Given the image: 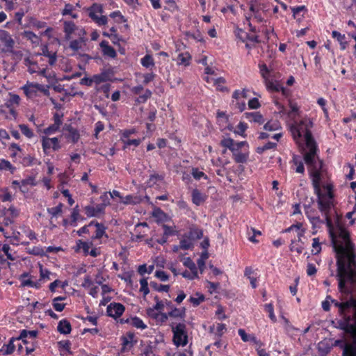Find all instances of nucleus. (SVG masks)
<instances>
[{
    "label": "nucleus",
    "mask_w": 356,
    "mask_h": 356,
    "mask_svg": "<svg viewBox=\"0 0 356 356\" xmlns=\"http://www.w3.org/2000/svg\"><path fill=\"white\" fill-rule=\"evenodd\" d=\"M38 333V332L37 330L28 331V330H23L21 331L19 337H18V339L22 340V341L24 343H26L27 341H26V339L27 337L35 339L37 337Z\"/></svg>",
    "instance_id": "5701e85b"
},
{
    "label": "nucleus",
    "mask_w": 356,
    "mask_h": 356,
    "mask_svg": "<svg viewBox=\"0 0 356 356\" xmlns=\"http://www.w3.org/2000/svg\"><path fill=\"white\" fill-rule=\"evenodd\" d=\"M10 248L9 245L4 244L2 247V251L5 253V254L7 257V259L11 261L14 260V257L12 256V254L10 253Z\"/></svg>",
    "instance_id": "69168bd1"
},
{
    "label": "nucleus",
    "mask_w": 356,
    "mask_h": 356,
    "mask_svg": "<svg viewBox=\"0 0 356 356\" xmlns=\"http://www.w3.org/2000/svg\"><path fill=\"white\" fill-rule=\"evenodd\" d=\"M155 276L163 282L167 281L168 280V275L164 271L162 270H156L155 272Z\"/></svg>",
    "instance_id": "338daca9"
},
{
    "label": "nucleus",
    "mask_w": 356,
    "mask_h": 356,
    "mask_svg": "<svg viewBox=\"0 0 356 356\" xmlns=\"http://www.w3.org/2000/svg\"><path fill=\"white\" fill-rule=\"evenodd\" d=\"M183 264L186 267L188 268L191 271L197 272L195 264L190 257L184 258Z\"/></svg>",
    "instance_id": "e433bc0d"
},
{
    "label": "nucleus",
    "mask_w": 356,
    "mask_h": 356,
    "mask_svg": "<svg viewBox=\"0 0 356 356\" xmlns=\"http://www.w3.org/2000/svg\"><path fill=\"white\" fill-rule=\"evenodd\" d=\"M95 227H97L95 232V238H100L105 234V227L99 222L95 223Z\"/></svg>",
    "instance_id": "79ce46f5"
},
{
    "label": "nucleus",
    "mask_w": 356,
    "mask_h": 356,
    "mask_svg": "<svg viewBox=\"0 0 356 356\" xmlns=\"http://www.w3.org/2000/svg\"><path fill=\"white\" fill-rule=\"evenodd\" d=\"M283 319L285 323V330L287 333L289 334H294V332L298 331V329L294 327L287 318L283 317Z\"/></svg>",
    "instance_id": "a18cd8bd"
},
{
    "label": "nucleus",
    "mask_w": 356,
    "mask_h": 356,
    "mask_svg": "<svg viewBox=\"0 0 356 356\" xmlns=\"http://www.w3.org/2000/svg\"><path fill=\"white\" fill-rule=\"evenodd\" d=\"M220 145L232 151L235 147V141L232 138H225L221 140Z\"/></svg>",
    "instance_id": "c9c22d12"
},
{
    "label": "nucleus",
    "mask_w": 356,
    "mask_h": 356,
    "mask_svg": "<svg viewBox=\"0 0 356 356\" xmlns=\"http://www.w3.org/2000/svg\"><path fill=\"white\" fill-rule=\"evenodd\" d=\"M38 83L27 82L26 85L22 87L24 92L29 98H33L38 96Z\"/></svg>",
    "instance_id": "2eb2a0df"
},
{
    "label": "nucleus",
    "mask_w": 356,
    "mask_h": 356,
    "mask_svg": "<svg viewBox=\"0 0 356 356\" xmlns=\"http://www.w3.org/2000/svg\"><path fill=\"white\" fill-rule=\"evenodd\" d=\"M305 213L310 222L312 224L313 227L318 226L319 224L324 223V220H321L319 216L312 215L309 211H306Z\"/></svg>",
    "instance_id": "bb28decb"
},
{
    "label": "nucleus",
    "mask_w": 356,
    "mask_h": 356,
    "mask_svg": "<svg viewBox=\"0 0 356 356\" xmlns=\"http://www.w3.org/2000/svg\"><path fill=\"white\" fill-rule=\"evenodd\" d=\"M338 289L341 302L332 299L343 318L341 328L347 333L356 332V250L350 242L334 243Z\"/></svg>",
    "instance_id": "f257e3e1"
},
{
    "label": "nucleus",
    "mask_w": 356,
    "mask_h": 356,
    "mask_svg": "<svg viewBox=\"0 0 356 356\" xmlns=\"http://www.w3.org/2000/svg\"><path fill=\"white\" fill-rule=\"evenodd\" d=\"M35 163H38L37 160L30 155H28L23 159V164L24 165H31Z\"/></svg>",
    "instance_id": "6e6d98bb"
},
{
    "label": "nucleus",
    "mask_w": 356,
    "mask_h": 356,
    "mask_svg": "<svg viewBox=\"0 0 356 356\" xmlns=\"http://www.w3.org/2000/svg\"><path fill=\"white\" fill-rule=\"evenodd\" d=\"M29 253L37 256L45 255L44 250L40 247H33L31 250H29Z\"/></svg>",
    "instance_id": "bf43d9fd"
},
{
    "label": "nucleus",
    "mask_w": 356,
    "mask_h": 356,
    "mask_svg": "<svg viewBox=\"0 0 356 356\" xmlns=\"http://www.w3.org/2000/svg\"><path fill=\"white\" fill-rule=\"evenodd\" d=\"M191 174L193 177L197 180H200L202 177H204L205 179L208 178L207 176L203 172L200 171L197 168H193L192 169Z\"/></svg>",
    "instance_id": "49530a36"
},
{
    "label": "nucleus",
    "mask_w": 356,
    "mask_h": 356,
    "mask_svg": "<svg viewBox=\"0 0 356 356\" xmlns=\"http://www.w3.org/2000/svg\"><path fill=\"white\" fill-rule=\"evenodd\" d=\"M204 300V296L203 295H200L197 298H194V297H191L190 299H189V301L194 306H198Z\"/></svg>",
    "instance_id": "680f3d73"
},
{
    "label": "nucleus",
    "mask_w": 356,
    "mask_h": 356,
    "mask_svg": "<svg viewBox=\"0 0 356 356\" xmlns=\"http://www.w3.org/2000/svg\"><path fill=\"white\" fill-rule=\"evenodd\" d=\"M15 41L11 35L5 30H0V51L12 52Z\"/></svg>",
    "instance_id": "0eeeda50"
},
{
    "label": "nucleus",
    "mask_w": 356,
    "mask_h": 356,
    "mask_svg": "<svg viewBox=\"0 0 356 356\" xmlns=\"http://www.w3.org/2000/svg\"><path fill=\"white\" fill-rule=\"evenodd\" d=\"M92 83H95L96 84H99L101 83L105 82L108 79V76L106 73H101L99 74H95L92 76Z\"/></svg>",
    "instance_id": "72a5a7b5"
},
{
    "label": "nucleus",
    "mask_w": 356,
    "mask_h": 356,
    "mask_svg": "<svg viewBox=\"0 0 356 356\" xmlns=\"http://www.w3.org/2000/svg\"><path fill=\"white\" fill-rule=\"evenodd\" d=\"M350 334L353 337V341L343 344V356H356V332Z\"/></svg>",
    "instance_id": "ddd939ff"
},
{
    "label": "nucleus",
    "mask_w": 356,
    "mask_h": 356,
    "mask_svg": "<svg viewBox=\"0 0 356 356\" xmlns=\"http://www.w3.org/2000/svg\"><path fill=\"white\" fill-rule=\"evenodd\" d=\"M21 184H22V186H20L21 191L23 193H24L25 191L24 189H22V186H24L26 185L35 186V179L33 177H30L27 179H23L21 181Z\"/></svg>",
    "instance_id": "3c124183"
},
{
    "label": "nucleus",
    "mask_w": 356,
    "mask_h": 356,
    "mask_svg": "<svg viewBox=\"0 0 356 356\" xmlns=\"http://www.w3.org/2000/svg\"><path fill=\"white\" fill-rule=\"evenodd\" d=\"M332 35L334 38H336L337 41L339 42L341 49L344 50L347 46V42L346 41L345 35H342L337 31H333L332 33Z\"/></svg>",
    "instance_id": "b1692460"
},
{
    "label": "nucleus",
    "mask_w": 356,
    "mask_h": 356,
    "mask_svg": "<svg viewBox=\"0 0 356 356\" xmlns=\"http://www.w3.org/2000/svg\"><path fill=\"white\" fill-rule=\"evenodd\" d=\"M164 177L159 174H153L149 176L147 182L149 187H153L158 184V182L163 181Z\"/></svg>",
    "instance_id": "a878e982"
},
{
    "label": "nucleus",
    "mask_w": 356,
    "mask_h": 356,
    "mask_svg": "<svg viewBox=\"0 0 356 356\" xmlns=\"http://www.w3.org/2000/svg\"><path fill=\"white\" fill-rule=\"evenodd\" d=\"M312 122L309 118H304L299 123L293 124L291 131L295 140L304 137L305 142L314 140L309 129L312 127Z\"/></svg>",
    "instance_id": "20e7f679"
},
{
    "label": "nucleus",
    "mask_w": 356,
    "mask_h": 356,
    "mask_svg": "<svg viewBox=\"0 0 356 356\" xmlns=\"http://www.w3.org/2000/svg\"><path fill=\"white\" fill-rule=\"evenodd\" d=\"M225 83V80L222 77L218 78L215 80V85L217 86V89L220 91H227V88L225 86H222Z\"/></svg>",
    "instance_id": "09e8293b"
},
{
    "label": "nucleus",
    "mask_w": 356,
    "mask_h": 356,
    "mask_svg": "<svg viewBox=\"0 0 356 356\" xmlns=\"http://www.w3.org/2000/svg\"><path fill=\"white\" fill-rule=\"evenodd\" d=\"M63 204L60 203L58 206L52 208H48L47 212L53 217L62 213Z\"/></svg>",
    "instance_id": "a19ab883"
},
{
    "label": "nucleus",
    "mask_w": 356,
    "mask_h": 356,
    "mask_svg": "<svg viewBox=\"0 0 356 356\" xmlns=\"http://www.w3.org/2000/svg\"><path fill=\"white\" fill-rule=\"evenodd\" d=\"M260 73L263 79L266 81L268 79V74L269 73V70L266 64L259 65Z\"/></svg>",
    "instance_id": "864d4df0"
},
{
    "label": "nucleus",
    "mask_w": 356,
    "mask_h": 356,
    "mask_svg": "<svg viewBox=\"0 0 356 356\" xmlns=\"http://www.w3.org/2000/svg\"><path fill=\"white\" fill-rule=\"evenodd\" d=\"M331 347L327 341H321L317 345L318 356H326L330 351Z\"/></svg>",
    "instance_id": "6ab92c4d"
},
{
    "label": "nucleus",
    "mask_w": 356,
    "mask_h": 356,
    "mask_svg": "<svg viewBox=\"0 0 356 356\" xmlns=\"http://www.w3.org/2000/svg\"><path fill=\"white\" fill-rule=\"evenodd\" d=\"M20 97L18 95L9 93V99L6 100L3 105L1 106V111H5V108L9 110V113L14 117H16L17 113L16 108L19 105Z\"/></svg>",
    "instance_id": "423d86ee"
},
{
    "label": "nucleus",
    "mask_w": 356,
    "mask_h": 356,
    "mask_svg": "<svg viewBox=\"0 0 356 356\" xmlns=\"http://www.w3.org/2000/svg\"><path fill=\"white\" fill-rule=\"evenodd\" d=\"M67 130L69 131V134L67 138L72 140V143H75L79 139V133L76 129L72 127L71 126H68Z\"/></svg>",
    "instance_id": "c756f323"
},
{
    "label": "nucleus",
    "mask_w": 356,
    "mask_h": 356,
    "mask_svg": "<svg viewBox=\"0 0 356 356\" xmlns=\"http://www.w3.org/2000/svg\"><path fill=\"white\" fill-rule=\"evenodd\" d=\"M180 248L182 250H189L192 248L193 244L189 238H183L179 243Z\"/></svg>",
    "instance_id": "c03bdc74"
},
{
    "label": "nucleus",
    "mask_w": 356,
    "mask_h": 356,
    "mask_svg": "<svg viewBox=\"0 0 356 356\" xmlns=\"http://www.w3.org/2000/svg\"><path fill=\"white\" fill-rule=\"evenodd\" d=\"M24 65L28 67V71L31 74L38 72L39 67L36 62L32 60L29 57H26L24 59Z\"/></svg>",
    "instance_id": "412c9836"
},
{
    "label": "nucleus",
    "mask_w": 356,
    "mask_h": 356,
    "mask_svg": "<svg viewBox=\"0 0 356 356\" xmlns=\"http://www.w3.org/2000/svg\"><path fill=\"white\" fill-rule=\"evenodd\" d=\"M141 64L143 67H149L150 66H153L154 63L152 57L147 54L141 59Z\"/></svg>",
    "instance_id": "58836bf2"
},
{
    "label": "nucleus",
    "mask_w": 356,
    "mask_h": 356,
    "mask_svg": "<svg viewBox=\"0 0 356 356\" xmlns=\"http://www.w3.org/2000/svg\"><path fill=\"white\" fill-rule=\"evenodd\" d=\"M70 47L74 51L79 50L81 47V41L78 40L71 41Z\"/></svg>",
    "instance_id": "0e129e2a"
},
{
    "label": "nucleus",
    "mask_w": 356,
    "mask_h": 356,
    "mask_svg": "<svg viewBox=\"0 0 356 356\" xmlns=\"http://www.w3.org/2000/svg\"><path fill=\"white\" fill-rule=\"evenodd\" d=\"M152 92L149 90H146V91L143 95H140L138 97L137 102L138 103H144L147 101V99L150 98Z\"/></svg>",
    "instance_id": "603ef678"
},
{
    "label": "nucleus",
    "mask_w": 356,
    "mask_h": 356,
    "mask_svg": "<svg viewBox=\"0 0 356 356\" xmlns=\"http://www.w3.org/2000/svg\"><path fill=\"white\" fill-rule=\"evenodd\" d=\"M181 275L184 277L189 280H194L198 277L197 272L194 271L188 272V270H185L184 273H181Z\"/></svg>",
    "instance_id": "4d7b16f0"
},
{
    "label": "nucleus",
    "mask_w": 356,
    "mask_h": 356,
    "mask_svg": "<svg viewBox=\"0 0 356 356\" xmlns=\"http://www.w3.org/2000/svg\"><path fill=\"white\" fill-rule=\"evenodd\" d=\"M124 312V307L120 303H111L106 309L107 314L114 318L120 317Z\"/></svg>",
    "instance_id": "f8f14e48"
},
{
    "label": "nucleus",
    "mask_w": 356,
    "mask_h": 356,
    "mask_svg": "<svg viewBox=\"0 0 356 356\" xmlns=\"http://www.w3.org/2000/svg\"><path fill=\"white\" fill-rule=\"evenodd\" d=\"M73 10H74L73 5L70 4V3H67L65 6V8L63 9V10L62 12V14H63V15H70L72 16V17L76 18L77 17V15L76 14H74L72 13Z\"/></svg>",
    "instance_id": "ea45409f"
},
{
    "label": "nucleus",
    "mask_w": 356,
    "mask_h": 356,
    "mask_svg": "<svg viewBox=\"0 0 356 356\" xmlns=\"http://www.w3.org/2000/svg\"><path fill=\"white\" fill-rule=\"evenodd\" d=\"M150 286L154 289L155 291L161 292V291H165L168 292L170 289L169 285H163L158 284L155 282H150Z\"/></svg>",
    "instance_id": "2f4dec72"
},
{
    "label": "nucleus",
    "mask_w": 356,
    "mask_h": 356,
    "mask_svg": "<svg viewBox=\"0 0 356 356\" xmlns=\"http://www.w3.org/2000/svg\"><path fill=\"white\" fill-rule=\"evenodd\" d=\"M100 47L102 49L103 54L110 58H115L117 56L115 50L108 44L107 41H102L100 43Z\"/></svg>",
    "instance_id": "f3484780"
},
{
    "label": "nucleus",
    "mask_w": 356,
    "mask_h": 356,
    "mask_svg": "<svg viewBox=\"0 0 356 356\" xmlns=\"http://www.w3.org/2000/svg\"><path fill=\"white\" fill-rule=\"evenodd\" d=\"M0 169L1 170H3V169L11 170L13 171L15 168L13 167V165H11V163L9 161H6V160H2L0 162Z\"/></svg>",
    "instance_id": "e2e57ef3"
},
{
    "label": "nucleus",
    "mask_w": 356,
    "mask_h": 356,
    "mask_svg": "<svg viewBox=\"0 0 356 356\" xmlns=\"http://www.w3.org/2000/svg\"><path fill=\"white\" fill-rule=\"evenodd\" d=\"M231 152H232L233 158L236 163H244L247 161L248 154L242 152L240 148L234 147Z\"/></svg>",
    "instance_id": "dca6fc26"
},
{
    "label": "nucleus",
    "mask_w": 356,
    "mask_h": 356,
    "mask_svg": "<svg viewBox=\"0 0 356 356\" xmlns=\"http://www.w3.org/2000/svg\"><path fill=\"white\" fill-rule=\"evenodd\" d=\"M15 350V346L12 340L6 346V350L3 355H10Z\"/></svg>",
    "instance_id": "774afa93"
},
{
    "label": "nucleus",
    "mask_w": 356,
    "mask_h": 356,
    "mask_svg": "<svg viewBox=\"0 0 356 356\" xmlns=\"http://www.w3.org/2000/svg\"><path fill=\"white\" fill-rule=\"evenodd\" d=\"M307 165L310 168V174L313 178V183L316 182V181H321L323 168L322 161L318 159Z\"/></svg>",
    "instance_id": "9d476101"
},
{
    "label": "nucleus",
    "mask_w": 356,
    "mask_h": 356,
    "mask_svg": "<svg viewBox=\"0 0 356 356\" xmlns=\"http://www.w3.org/2000/svg\"><path fill=\"white\" fill-rule=\"evenodd\" d=\"M306 146L308 148V151L305 152L304 156V160L307 165L312 163L315 160L318 159L316 156V146L314 140L305 142Z\"/></svg>",
    "instance_id": "9b49d317"
},
{
    "label": "nucleus",
    "mask_w": 356,
    "mask_h": 356,
    "mask_svg": "<svg viewBox=\"0 0 356 356\" xmlns=\"http://www.w3.org/2000/svg\"><path fill=\"white\" fill-rule=\"evenodd\" d=\"M109 204H110V202H107L97 204L95 207L88 205V206H86L84 207V211H85L86 216L89 218L99 217L100 215L104 213L105 207Z\"/></svg>",
    "instance_id": "1a4fd4ad"
},
{
    "label": "nucleus",
    "mask_w": 356,
    "mask_h": 356,
    "mask_svg": "<svg viewBox=\"0 0 356 356\" xmlns=\"http://www.w3.org/2000/svg\"><path fill=\"white\" fill-rule=\"evenodd\" d=\"M136 197H134L133 195H127L126 197H120V202L125 204H132V203H136Z\"/></svg>",
    "instance_id": "8fccbe9b"
},
{
    "label": "nucleus",
    "mask_w": 356,
    "mask_h": 356,
    "mask_svg": "<svg viewBox=\"0 0 356 356\" xmlns=\"http://www.w3.org/2000/svg\"><path fill=\"white\" fill-rule=\"evenodd\" d=\"M245 115L246 118L249 119L250 121L257 122L260 124H263L264 122L262 115L259 112L245 113Z\"/></svg>",
    "instance_id": "4be33fe9"
},
{
    "label": "nucleus",
    "mask_w": 356,
    "mask_h": 356,
    "mask_svg": "<svg viewBox=\"0 0 356 356\" xmlns=\"http://www.w3.org/2000/svg\"><path fill=\"white\" fill-rule=\"evenodd\" d=\"M173 332V342L177 346H184L188 343V334L186 325L178 323L175 326H172Z\"/></svg>",
    "instance_id": "39448f33"
},
{
    "label": "nucleus",
    "mask_w": 356,
    "mask_h": 356,
    "mask_svg": "<svg viewBox=\"0 0 356 356\" xmlns=\"http://www.w3.org/2000/svg\"><path fill=\"white\" fill-rule=\"evenodd\" d=\"M238 334L240 335V337H241V339L244 341V342H247V341H252L254 342V343H258V341L257 340L256 337L253 335H248L245 331L243 329H239L238 331Z\"/></svg>",
    "instance_id": "cd10ccee"
},
{
    "label": "nucleus",
    "mask_w": 356,
    "mask_h": 356,
    "mask_svg": "<svg viewBox=\"0 0 356 356\" xmlns=\"http://www.w3.org/2000/svg\"><path fill=\"white\" fill-rule=\"evenodd\" d=\"M39 74L47 79L49 81H51L54 79V75L51 72H49L46 68H44L40 71L38 70Z\"/></svg>",
    "instance_id": "052dcab7"
},
{
    "label": "nucleus",
    "mask_w": 356,
    "mask_h": 356,
    "mask_svg": "<svg viewBox=\"0 0 356 356\" xmlns=\"http://www.w3.org/2000/svg\"><path fill=\"white\" fill-rule=\"evenodd\" d=\"M280 124L277 121H269L265 124L264 129L266 131H272L279 129Z\"/></svg>",
    "instance_id": "473e14b6"
},
{
    "label": "nucleus",
    "mask_w": 356,
    "mask_h": 356,
    "mask_svg": "<svg viewBox=\"0 0 356 356\" xmlns=\"http://www.w3.org/2000/svg\"><path fill=\"white\" fill-rule=\"evenodd\" d=\"M191 59V56L190 54L186 51L184 53L179 54L176 60L179 65H184L185 66H187L190 64Z\"/></svg>",
    "instance_id": "aec40b11"
},
{
    "label": "nucleus",
    "mask_w": 356,
    "mask_h": 356,
    "mask_svg": "<svg viewBox=\"0 0 356 356\" xmlns=\"http://www.w3.org/2000/svg\"><path fill=\"white\" fill-rule=\"evenodd\" d=\"M140 291L143 293L144 296H147L149 293L148 288V282L146 278H143L140 280Z\"/></svg>",
    "instance_id": "37998d69"
},
{
    "label": "nucleus",
    "mask_w": 356,
    "mask_h": 356,
    "mask_svg": "<svg viewBox=\"0 0 356 356\" xmlns=\"http://www.w3.org/2000/svg\"><path fill=\"white\" fill-rule=\"evenodd\" d=\"M42 145L43 151L46 154H47L48 149H49L51 147H52L54 150H58L60 148L58 139L56 137L51 138L44 137L42 138Z\"/></svg>",
    "instance_id": "4468645a"
},
{
    "label": "nucleus",
    "mask_w": 356,
    "mask_h": 356,
    "mask_svg": "<svg viewBox=\"0 0 356 356\" xmlns=\"http://www.w3.org/2000/svg\"><path fill=\"white\" fill-rule=\"evenodd\" d=\"M19 127L22 133L29 138L33 137V132L29 128V127L24 124H19Z\"/></svg>",
    "instance_id": "4c0bfd02"
},
{
    "label": "nucleus",
    "mask_w": 356,
    "mask_h": 356,
    "mask_svg": "<svg viewBox=\"0 0 356 356\" xmlns=\"http://www.w3.org/2000/svg\"><path fill=\"white\" fill-rule=\"evenodd\" d=\"M320 181H316L313 183V186L317 195L318 208L320 211H325L331 209L333 206V186L330 184L323 186V188L326 190V193H323L320 188Z\"/></svg>",
    "instance_id": "f03ea898"
},
{
    "label": "nucleus",
    "mask_w": 356,
    "mask_h": 356,
    "mask_svg": "<svg viewBox=\"0 0 356 356\" xmlns=\"http://www.w3.org/2000/svg\"><path fill=\"white\" fill-rule=\"evenodd\" d=\"M76 29V25L72 22H64V31L66 35L67 38H70V35L75 31Z\"/></svg>",
    "instance_id": "c85d7f7f"
},
{
    "label": "nucleus",
    "mask_w": 356,
    "mask_h": 356,
    "mask_svg": "<svg viewBox=\"0 0 356 356\" xmlns=\"http://www.w3.org/2000/svg\"><path fill=\"white\" fill-rule=\"evenodd\" d=\"M203 232L197 228H192L189 232V237L193 239H200L202 237Z\"/></svg>",
    "instance_id": "f704fd0d"
},
{
    "label": "nucleus",
    "mask_w": 356,
    "mask_h": 356,
    "mask_svg": "<svg viewBox=\"0 0 356 356\" xmlns=\"http://www.w3.org/2000/svg\"><path fill=\"white\" fill-rule=\"evenodd\" d=\"M266 310L269 313V318L273 321H276V317L273 312V307L271 303L265 305Z\"/></svg>",
    "instance_id": "5fc2aeb1"
},
{
    "label": "nucleus",
    "mask_w": 356,
    "mask_h": 356,
    "mask_svg": "<svg viewBox=\"0 0 356 356\" xmlns=\"http://www.w3.org/2000/svg\"><path fill=\"white\" fill-rule=\"evenodd\" d=\"M312 242V250L313 254H318L321 250V244L318 238H313Z\"/></svg>",
    "instance_id": "de8ad7c7"
},
{
    "label": "nucleus",
    "mask_w": 356,
    "mask_h": 356,
    "mask_svg": "<svg viewBox=\"0 0 356 356\" xmlns=\"http://www.w3.org/2000/svg\"><path fill=\"white\" fill-rule=\"evenodd\" d=\"M192 201L196 205H200L204 202L203 195L197 189H194L192 191Z\"/></svg>",
    "instance_id": "393cba45"
},
{
    "label": "nucleus",
    "mask_w": 356,
    "mask_h": 356,
    "mask_svg": "<svg viewBox=\"0 0 356 356\" xmlns=\"http://www.w3.org/2000/svg\"><path fill=\"white\" fill-rule=\"evenodd\" d=\"M57 330L61 334H70L72 330L71 324L67 320H61L58 323Z\"/></svg>",
    "instance_id": "a211bd4d"
},
{
    "label": "nucleus",
    "mask_w": 356,
    "mask_h": 356,
    "mask_svg": "<svg viewBox=\"0 0 356 356\" xmlns=\"http://www.w3.org/2000/svg\"><path fill=\"white\" fill-rule=\"evenodd\" d=\"M102 13V7L99 4H93L89 9V16L99 25H104L107 22V17L104 15H101Z\"/></svg>",
    "instance_id": "6e6552de"
},
{
    "label": "nucleus",
    "mask_w": 356,
    "mask_h": 356,
    "mask_svg": "<svg viewBox=\"0 0 356 356\" xmlns=\"http://www.w3.org/2000/svg\"><path fill=\"white\" fill-rule=\"evenodd\" d=\"M331 209H328L327 211H321L325 216V219L326 221L327 226L330 229V235L332 240V243L333 246V249L335 251L334 248V243L336 244H342L343 242L344 243H346V242H350L353 245V248H355V245L353 243L350 241V233L343 227H339L337 230V233H334L332 230V222L329 216V213Z\"/></svg>",
    "instance_id": "7ed1b4c3"
},
{
    "label": "nucleus",
    "mask_w": 356,
    "mask_h": 356,
    "mask_svg": "<svg viewBox=\"0 0 356 356\" xmlns=\"http://www.w3.org/2000/svg\"><path fill=\"white\" fill-rule=\"evenodd\" d=\"M248 106L251 109H257L261 106V104L257 98H252L248 102Z\"/></svg>",
    "instance_id": "13d9d810"
},
{
    "label": "nucleus",
    "mask_w": 356,
    "mask_h": 356,
    "mask_svg": "<svg viewBox=\"0 0 356 356\" xmlns=\"http://www.w3.org/2000/svg\"><path fill=\"white\" fill-rule=\"evenodd\" d=\"M130 323L135 327L144 330L147 327V325L143 323V321L138 317H133L131 318Z\"/></svg>",
    "instance_id": "7c9ffc66"
}]
</instances>
